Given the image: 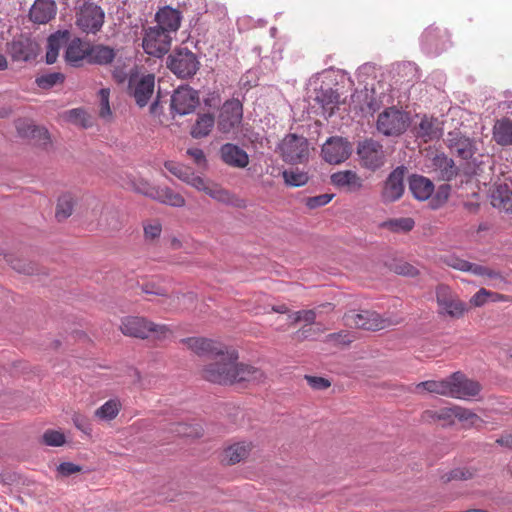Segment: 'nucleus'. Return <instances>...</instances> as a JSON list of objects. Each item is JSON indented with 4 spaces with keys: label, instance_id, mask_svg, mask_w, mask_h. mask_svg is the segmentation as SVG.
<instances>
[{
    "label": "nucleus",
    "instance_id": "1",
    "mask_svg": "<svg viewBox=\"0 0 512 512\" xmlns=\"http://www.w3.org/2000/svg\"><path fill=\"white\" fill-rule=\"evenodd\" d=\"M213 362L202 370V377L212 383L227 385L236 382L260 383L265 375L262 370L251 365L238 363V353L234 349L226 348L221 355H217Z\"/></svg>",
    "mask_w": 512,
    "mask_h": 512
},
{
    "label": "nucleus",
    "instance_id": "2",
    "mask_svg": "<svg viewBox=\"0 0 512 512\" xmlns=\"http://www.w3.org/2000/svg\"><path fill=\"white\" fill-rule=\"evenodd\" d=\"M120 329L126 336L145 339L149 336L155 339H166L171 335L167 325L155 324L144 317L128 316L122 319Z\"/></svg>",
    "mask_w": 512,
    "mask_h": 512
},
{
    "label": "nucleus",
    "instance_id": "3",
    "mask_svg": "<svg viewBox=\"0 0 512 512\" xmlns=\"http://www.w3.org/2000/svg\"><path fill=\"white\" fill-rule=\"evenodd\" d=\"M346 326L355 327L364 330H381L398 322L390 318H384L373 310H350L343 317Z\"/></svg>",
    "mask_w": 512,
    "mask_h": 512
},
{
    "label": "nucleus",
    "instance_id": "4",
    "mask_svg": "<svg viewBox=\"0 0 512 512\" xmlns=\"http://www.w3.org/2000/svg\"><path fill=\"white\" fill-rule=\"evenodd\" d=\"M197 56L187 48H180L167 58V67L179 78H189L199 69Z\"/></svg>",
    "mask_w": 512,
    "mask_h": 512
},
{
    "label": "nucleus",
    "instance_id": "5",
    "mask_svg": "<svg viewBox=\"0 0 512 512\" xmlns=\"http://www.w3.org/2000/svg\"><path fill=\"white\" fill-rule=\"evenodd\" d=\"M283 160L289 164H301L308 160L309 143L303 136L286 135L279 146Z\"/></svg>",
    "mask_w": 512,
    "mask_h": 512
},
{
    "label": "nucleus",
    "instance_id": "6",
    "mask_svg": "<svg viewBox=\"0 0 512 512\" xmlns=\"http://www.w3.org/2000/svg\"><path fill=\"white\" fill-rule=\"evenodd\" d=\"M105 13L94 3H84L76 13V26L86 34H96L104 24Z\"/></svg>",
    "mask_w": 512,
    "mask_h": 512
},
{
    "label": "nucleus",
    "instance_id": "7",
    "mask_svg": "<svg viewBox=\"0 0 512 512\" xmlns=\"http://www.w3.org/2000/svg\"><path fill=\"white\" fill-rule=\"evenodd\" d=\"M409 117L396 108H388L379 114L377 129L386 136H397L406 131Z\"/></svg>",
    "mask_w": 512,
    "mask_h": 512
},
{
    "label": "nucleus",
    "instance_id": "8",
    "mask_svg": "<svg viewBox=\"0 0 512 512\" xmlns=\"http://www.w3.org/2000/svg\"><path fill=\"white\" fill-rule=\"evenodd\" d=\"M357 154L360 159V164L371 171H375L385 162V154L383 146L373 140L366 139L358 144Z\"/></svg>",
    "mask_w": 512,
    "mask_h": 512
},
{
    "label": "nucleus",
    "instance_id": "9",
    "mask_svg": "<svg viewBox=\"0 0 512 512\" xmlns=\"http://www.w3.org/2000/svg\"><path fill=\"white\" fill-rule=\"evenodd\" d=\"M242 118V103L238 99L227 100L220 109L217 127L222 133H230L241 124Z\"/></svg>",
    "mask_w": 512,
    "mask_h": 512
},
{
    "label": "nucleus",
    "instance_id": "10",
    "mask_svg": "<svg viewBox=\"0 0 512 512\" xmlns=\"http://www.w3.org/2000/svg\"><path fill=\"white\" fill-rule=\"evenodd\" d=\"M171 35L160 28L149 27L143 38L144 51L154 57H161L166 54L171 46Z\"/></svg>",
    "mask_w": 512,
    "mask_h": 512
},
{
    "label": "nucleus",
    "instance_id": "11",
    "mask_svg": "<svg viewBox=\"0 0 512 512\" xmlns=\"http://www.w3.org/2000/svg\"><path fill=\"white\" fill-rule=\"evenodd\" d=\"M198 92L189 86H181L171 96V110L180 116L190 114L199 105Z\"/></svg>",
    "mask_w": 512,
    "mask_h": 512
},
{
    "label": "nucleus",
    "instance_id": "12",
    "mask_svg": "<svg viewBox=\"0 0 512 512\" xmlns=\"http://www.w3.org/2000/svg\"><path fill=\"white\" fill-rule=\"evenodd\" d=\"M322 157L329 164H340L352 153V145L342 137H330L322 146Z\"/></svg>",
    "mask_w": 512,
    "mask_h": 512
},
{
    "label": "nucleus",
    "instance_id": "13",
    "mask_svg": "<svg viewBox=\"0 0 512 512\" xmlns=\"http://www.w3.org/2000/svg\"><path fill=\"white\" fill-rule=\"evenodd\" d=\"M436 301L440 308V313L453 318L461 317L467 310L466 304L457 299L447 285H439L436 288Z\"/></svg>",
    "mask_w": 512,
    "mask_h": 512
},
{
    "label": "nucleus",
    "instance_id": "14",
    "mask_svg": "<svg viewBox=\"0 0 512 512\" xmlns=\"http://www.w3.org/2000/svg\"><path fill=\"white\" fill-rule=\"evenodd\" d=\"M450 397L458 399H470L476 397L481 391L479 382L467 378L461 372H455L450 376Z\"/></svg>",
    "mask_w": 512,
    "mask_h": 512
},
{
    "label": "nucleus",
    "instance_id": "15",
    "mask_svg": "<svg viewBox=\"0 0 512 512\" xmlns=\"http://www.w3.org/2000/svg\"><path fill=\"white\" fill-rule=\"evenodd\" d=\"M155 77L152 74L142 77L131 76L129 79V90L133 95L137 105L144 107L147 105L154 93Z\"/></svg>",
    "mask_w": 512,
    "mask_h": 512
},
{
    "label": "nucleus",
    "instance_id": "16",
    "mask_svg": "<svg viewBox=\"0 0 512 512\" xmlns=\"http://www.w3.org/2000/svg\"><path fill=\"white\" fill-rule=\"evenodd\" d=\"M181 342L198 356H206L211 359L221 355L227 348L219 342L204 337L183 338Z\"/></svg>",
    "mask_w": 512,
    "mask_h": 512
},
{
    "label": "nucleus",
    "instance_id": "17",
    "mask_svg": "<svg viewBox=\"0 0 512 512\" xmlns=\"http://www.w3.org/2000/svg\"><path fill=\"white\" fill-rule=\"evenodd\" d=\"M446 141L451 153L464 160L472 158L477 150L475 141L457 130L449 132Z\"/></svg>",
    "mask_w": 512,
    "mask_h": 512
},
{
    "label": "nucleus",
    "instance_id": "18",
    "mask_svg": "<svg viewBox=\"0 0 512 512\" xmlns=\"http://www.w3.org/2000/svg\"><path fill=\"white\" fill-rule=\"evenodd\" d=\"M405 172L404 167H397L389 174L382 190V198L385 202H394L403 195Z\"/></svg>",
    "mask_w": 512,
    "mask_h": 512
},
{
    "label": "nucleus",
    "instance_id": "19",
    "mask_svg": "<svg viewBox=\"0 0 512 512\" xmlns=\"http://www.w3.org/2000/svg\"><path fill=\"white\" fill-rule=\"evenodd\" d=\"M38 52L37 44L28 37L21 36L8 45V53L15 61H30Z\"/></svg>",
    "mask_w": 512,
    "mask_h": 512
},
{
    "label": "nucleus",
    "instance_id": "20",
    "mask_svg": "<svg viewBox=\"0 0 512 512\" xmlns=\"http://www.w3.org/2000/svg\"><path fill=\"white\" fill-rule=\"evenodd\" d=\"M57 12L54 0H35L30 8V20L37 24H46L52 20Z\"/></svg>",
    "mask_w": 512,
    "mask_h": 512
},
{
    "label": "nucleus",
    "instance_id": "21",
    "mask_svg": "<svg viewBox=\"0 0 512 512\" xmlns=\"http://www.w3.org/2000/svg\"><path fill=\"white\" fill-rule=\"evenodd\" d=\"M491 204L500 212L512 214V191L508 184H495L490 195Z\"/></svg>",
    "mask_w": 512,
    "mask_h": 512
},
{
    "label": "nucleus",
    "instance_id": "22",
    "mask_svg": "<svg viewBox=\"0 0 512 512\" xmlns=\"http://www.w3.org/2000/svg\"><path fill=\"white\" fill-rule=\"evenodd\" d=\"M221 158L229 166L244 168L249 163L248 154L237 145L227 143L221 149Z\"/></svg>",
    "mask_w": 512,
    "mask_h": 512
},
{
    "label": "nucleus",
    "instance_id": "23",
    "mask_svg": "<svg viewBox=\"0 0 512 512\" xmlns=\"http://www.w3.org/2000/svg\"><path fill=\"white\" fill-rule=\"evenodd\" d=\"M156 21V28H160L162 31L171 34V32H176L179 29L181 15L177 10L165 7L157 12Z\"/></svg>",
    "mask_w": 512,
    "mask_h": 512
},
{
    "label": "nucleus",
    "instance_id": "24",
    "mask_svg": "<svg viewBox=\"0 0 512 512\" xmlns=\"http://www.w3.org/2000/svg\"><path fill=\"white\" fill-rule=\"evenodd\" d=\"M70 36V32L68 30H64L57 31L48 37L46 52V62L48 64L56 62L60 49L64 45H67L70 40Z\"/></svg>",
    "mask_w": 512,
    "mask_h": 512
},
{
    "label": "nucleus",
    "instance_id": "25",
    "mask_svg": "<svg viewBox=\"0 0 512 512\" xmlns=\"http://www.w3.org/2000/svg\"><path fill=\"white\" fill-rule=\"evenodd\" d=\"M331 182L334 186L344 188L350 192L361 189L362 179L356 172L351 170L339 171L331 175Z\"/></svg>",
    "mask_w": 512,
    "mask_h": 512
},
{
    "label": "nucleus",
    "instance_id": "26",
    "mask_svg": "<svg viewBox=\"0 0 512 512\" xmlns=\"http://www.w3.org/2000/svg\"><path fill=\"white\" fill-rule=\"evenodd\" d=\"M409 190L416 199L423 201L431 196L434 185L424 176L412 175L409 179Z\"/></svg>",
    "mask_w": 512,
    "mask_h": 512
},
{
    "label": "nucleus",
    "instance_id": "27",
    "mask_svg": "<svg viewBox=\"0 0 512 512\" xmlns=\"http://www.w3.org/2000/svg\"><path fill=\"white\" fill-rule=\"evenodd\" d=\"M89 47V44L83 42L79 38H74L71 41L69 40L65 51L66 61L75 65L82 61L84 58H88Z\"/></svg>",
    "mask_w": 512,
    "mask_h": 512
},
{
    "label": "nucleus",
    "instance_id": "28",
    "mask_svg": "<svg viewBox=\"0 0 512 512\" xmlns=\"http://www.w3.org/2000/svg\"><path fill=\"white\" fill-rule=\"evenodd\" d=\"M116 56L113 48L98 44L89 47L88 61L93 64L107 65L110 64Z\"/></svg>",
    "mask_w": 512,
    "mask_h": 512
},
{
    "label": "nucleus",
    "instance_id": "29",
    "mask_svg": "<svg viewBox=\"0 0 512 512\" xmlns=\"http://www.w3.org/2000/svg\"><path fill=\"white\" fill-rule=\"evenodd\" d=\"M416 133L425 142L439 138L441 136V129L438 126V120L426 116L423 117L416 127Z\"/></svg>",
    "mask_w": 512,
    "mask_h": 512
},
{
    "label": "nucleus",
    "instance_id": "30",
    "mask_svg": "<svg viewBox=\"0 0 512 512\" xmlns=\"http://www.w3.org/2000/svg\"><path fill=\"white\" fill-rule=\"evenodd\" d=\"M493 139L501 146L512 145V121L498 120L493 128Z\"/></svg>",
    "mask_w": 512,
    "mask_h": 512
},
{
    "label": "nucleus",
    "instance_id": "31",
    "mask_svg": "<svg viewBox=\"0 0 512 512\" xmlns=\"http://www.w3.org/2000/svg\"><path fill=\"white\" fill-rule=\"evenodd\" d=\"M215 125V117L211 113L199 114L195 124L192 126L191 135L193 138H203L209 135Z\"/></svg>",
    "mask_w": 512,
    "mask_h": 512
},
{
    "label": "nucleus",
    "instance_id": "32",
    "mask_svg": "<svg viewBox=\"0 0 512 512\" xmlns=\"http://www.w3.org/2000/svg\"><path fill=\"white\" fill-rule=\"evenodd\" d=\"M155 194L156 195L154 196V200H157L163 204L174 207H182L185 204L184 197L169 187L158 186Z\"/></svg>",
    "mask_w": 512,
    "mask_h": 512
},
{
    "label": "nucleus",
    "instance_id": "33",
    "mask_svg": "<svg viewBox=\"0 0 512 512\" xmlns=\"http://www.w3.org/2000/svg\"><path fill=\"white\" fill-rule=\"evenodd\" d=\"M451 384H450V377L447 379L441 380V381H434V380H428L420 382L416 385V390L420 391H427L429 393H435L443 396H449L450 397V390Z\"/></svg>",
    "mask_w": 512,
    "mask_h": 512
},
{
    "label": "nucleus",
    "instance_id": "34",
    "mask_svg": "<svg viewBox=\"0 0 512 512\" xmlns=\"http://www.w3.org/2000/svg\"><path fill=\"white\" fill-rule=\"evenodd\" d=\"M74 205L75 199L71 194L66 193L61 195L58 199L55 212L57 221L62 222L69 218L73 213Z\"/></svg>",
    "mask_w": 512,
    "mask_h": 512
},
{
    "label": "nucleus",
    "instance_id": "35",
    "mask_svg": "<svg viewBox=\"0 0 512 512\" xmlns=\"http://www.w3.org/2000/svg\"><path fill=\"white\" fill-rule=\"evenodd\" d=\"M283 179L288 186L300 187L308 182L309 177L307 172L299 168H291L283 172Z\"/></svg>",
    "mask_w": 512,
    "mask_h": 512
},
{
    "label": "nucleus",
    "instance_id": "36",
    "mask_svg": "<svg viewBox=\"0 0 512 512\" xmlns=\"http://www.w3.org/2000/svg\"><path fill=\"white\" fill-rule=\"evenodd\" d=\"M434 165L441 170V177L446 180H450L456 175V169L452 159L445 155H437L434 158Z\"/></svg>",
    "mask_w": 512,
    "mask_h": 512
},
{
    "label": "nucleus",
    "instance_id": "37",
    "mask_svg": "<svg viewBox=\"0 0 512 512\" xmlns=\"http://www.w3.org/2000/svg\"><path fill=\"white\" fill-rule=\"evenodd\" d=\"M119 404L115 400H108L95 411V416L101 420H112L119 413Z\"/></svg>",
    "mask_w": 512,
    "mask_h": 512
},
{
    "label": "nucleus",
    "instance_id": "38",
    "mask_svg": "<svg viewBox=\"0 0 512 512\" xmlns=\"http://www.w3.org/2000/svg\"><path fill=\"white\" fill-rule=\"evenodd\" d=\"M131 187L135 192L154 199L158 186H154L148 180L139 177L131 180Z\"/></svg>",
    "mask_w": 512,
    "mask_h": 512
},
{
    "label": "nucleus",
    "instance_id": "39",
    "mask_svg": "<svg viewBox=\"0 0 512 512\" xmlns=\"http://www.w3.org/2000/svg\"><path fill=\"white\" fill-rule=\"evenodd\" d=\"M64 80V74L60 72H52L37 77L35 82L38 85V87L42 89H50L57 84L63 83Z\"/></svg>",
    "mask_w": 512,
    "mask_h": 512
},
{
    "label": "nucleus",
    "instance_id": "40",
    "mask_svg": "<svg viewBox=\"0 0 512 512\" xmlns=\"http://www.w3.org/2000/svg\"><path fill=\"white\" fill-rule=\"evenodd\" d=\"M247 455V446L240 443L232 445L225 450V456L228 459L229 464H236L243 460Z\"/></svg>",
    "mask_w": 512,
    "mask_h": 512
},
{
    "label": "nucleus",
    "instance_id": "41",
    "mask_svg": "<svg viewBox=\"0 0 512 512\" xmlns=\"http://www.w3.org/2000/svg\"><path fill=\"white\" fill-rule=\"evenodd\" d=\"M11 267L18 273L27 275H34L39 273L37 264L33 262H27L23 259H11L9 260Z\"/></svg>",
    "mask_w": 512,
    "mask_h": 512
},
{
    "label": "nucleus",
    "instance_id": "42",
    "mask_svg": "<svg viewBox=\"0 0 512 512\" xmlns=\"http://www.w3.org/2000/svg\"><path fill=\"white\" fill-rule=\"evenodd\" d=\"M451 411L453 416L459 421L470 422L471 425H474L477 421H481L480 417L470 409L461 406H453L451 407Z\"/></svg>",
    "mask_w": 512,
    "mask_h": 512
},
{
    "label": "nucleus",
    "instance_id": "43",
    "mask_svg": "<svg viewBox=\"0 0 512 512\" xmlns=\"http://www.w3.org/2000/svg\"><path fill=\"white\" fill-rule=\"evenodd\" d=\"M203 192L220 202H227L230 199L228 191L213 182L208 181Z\"/></svg>",
    "mask_w": 512,
    "mask_h": 512
},
{
    "label": "nucleus",
    "instance_id": "44",
    "mask_svg": "<svg viewBox=\"0 0 512 512\" xmlns=\"http://www.w3.org/2000/svg\"><path fill=\"white\" fill-rule=\"evenodd\" d=\"M473 473L467 468H455L444 475L441 479L444 483L451 482L453 480H468L471 479Z\"/></svg>",
    "mask_w": 512,
    "mask_h": 512
},
{
    "label": "nucleus",
    "instance_id": "45",
    "mask_svg": "<svg viewBox=\"0 0 512 512\" xmlns=\"http://www.w3.org/2000/svg\"><path fill=\"white\" fill-rule=\"evenodd\" d=\"M42 441L47 446L59 447L65 443V436L59 431L49 429L44 432Z\"/></svg>",
    "mask_w": 512,
    "mask_h": 512
},
{
    "label": "nucleus",
    "instance_id": "46",
    "mask_svg": "<svg viewBox=\"0 0 512 512\" xmlns=\"http://www.w3.org/2000/svg\"><path fill=\"white\" fill-rule=\"evenodd\" d=\"M109 97H110V90L108 88H102L98 92V98H99V115L102 118H108L111 116L112 112L109 105Z\"/></svg>",
    "mask_w": 512,
    "mask_h": 512
},
{
    "label": "nucleus",
    "instance_id": "47",
    "mask_svg": "<svg viewBox=\"0 0 512 512\" xmlns=\"http://www.w3.org/2000/svg\"><path fill=\"white\" fill-rule=\"evenodd\" d=\"M164 166L170 173H172L183 182L186 180V177L191 171V168L174 161H166Z\"/></svg>",
    "mask_w": 512,
    "mask_h": 512
},
{
    "label": "nucleus",
    "instance_id": "48",
    "mask_svg": "<svg viewBox=\"0 0 512 512\" xmlns=\"http://www.w3.org/2000/svg\"><path fill=\"white\" fill-rule=\"evenodd\" d=\"M467 272H470L477 276H487L491 279H502L500 272L492 270L488 267H485V266H482L479 264L471 263V262H470V267H468V269H467Z\"/></svg>",
    "mask_w": 512,
    "mask_h": 512
},
{
    "label": "nucleus",
    "instance_id": "49",
    "mask_svg": "<svg viewBox=\"0 0 512 512\" xmlns=\"http://www.w3.org/2000/svg\"><path fill=\"white\" fill-rule=\"evenodd\" d=\"M324 98H327V100L323 99V108L329 112V116H331L334 113L335 108L338 107L340 103V96L338 93H336L333 90H329L326 93L323 94Z\"/></svg>",
    "mask_w": 512,
    "mask_h": 512
},
{
    "label": "nucleus",
    "instance_id": "50",
    "mask_svg": "<svg viewBox=\"0 0 512 512\" xmlns=\"http://www.w3.org/2000/svg\"><path fill=\"white\" fill-rule=\"evenodd\" d=\"M392 269L396 274L409 277H414L419 273L418 269L415 266L405 261H398L394 263Z\"/></svg>",
    "mask_w": 512,
    "mask_h": 512
},
{
    "label": "nucleus",
    "instance_id": "51",
    "mask_svg": "<svg viewBox=\"0 0 512 512\" xmlns=\"http://www.w3.org/2000/svg\"><path fill=\"white\" fill-rule=\"evenodd\" d=\"M326 341L336 345H349L353 341V337L347 331H339L327 335Z\"/></svg>",
    "mask_w": 512,
    "mask_h": 512
},
{
    "label": "nucleus",
    "instance_id": "52",
    "mask_svg": "<svg viewBox=\"0 0 512 512\" xmlns=\"http://www.w3.org/2000/svg\"><path fill=\"white\" fill-rule=\"evenodd\" d=\"M333 198V194H321L306 199V205L309 209H315L328 204Z\"/></svg>",
    "mask_w": 512,
    "mask_h": 512
},
{
    "label": "nucleus",
    "instance_id": "53",
    "mask_svg": "<svg viewBox=\"0 0 512 512\" xmlns=\"http://www.w3.org/2000/svg\"><path fill=\"white\" fill-rule=\"evenodd\" d=\"M444 262L457 270L467 272L468 267H470V262L461 258H458L454 255L446 256Z\"/></svg>",
    "mask_w": 512,
    "mask_h": 512
},
{
    "label": "nucleus",
    "instance_id": "54",
    "mask_svg": "<svg viewBox=\"0 0 512 512\" xmlns=\"http://www.w3.org/2000/svg\"><path fill=\"white\" fill-rule=\"evenodd\" d=\"M497 294L486 290L485 288H481L478 292H476L470 299V303L475 307H480L484 305L487 301L488 297H495Z\"/></svg>",
    "mask_w": 512,
    "mask_h": 512
},
{
    "label": "nucleus",
    "instance_id": "55",
    "mask_svg": "<svg viewBox=\"0 0 512 512\" xmlns=\"http://www.w3.org/2000/svg\"><path fill=\"white\" fill-rule=\"evenodd\" d=\"M83 467L72 462H62L57 467V471L63 477H68L75 473L81 472Z\"/></svg>",
    "mask_w": 512,
    "mask_h": 512
},
{
    "label": "nucleus",
    "instance_id": "56",
    "mask_svg": "<svg viewBox=\"0 0 512 512\" xmlns=\"http://www.w3.org/2000/svg\"><path fill=\"white\" fill-rule=\"evenodd\" d=\"M142 292L145 294L156 295V296H167V290L154 282H147L141 287Z\"/></svg>",
    "mask_w": 512,
    "mask_h": 512
},
{
    "label": "nucleus",
    "instance_id": "57",
    "mask_svg": "<svg viewBox=\"0 0 512 512\" xmlns=\"http://www.w3.org/2000/svg\"><path fill=\"white\" fill-rule=\"evenodd\" d=\"M305 379L307 380L308 384L316 390H324L330 387L331 383L328 379L323 377H317V376H305Z\"/></svg>",
    "mask_w": 512,
    "mask_h": 512
},
{
    "label": "nucleus",
    "instance_id": "58",
    "mask_svg": "<svg viewBox=\"0 0 512 512\" xmlns=\"http://www.w3.org/2000/svg\"><path fill=\"white\" fill-rule=\"evenodd\" d=\"M184 182L191 185L192 187L196 188L199 191H203L208 183V181L196 175L192 170L189 172Z\"/></svg>",
    "mask_w": 512,
    "mask_h": 512
},
{
    "label": "nucleus",
    "instance_id": "59",
    "mask_svg": "<svg viewBox=\"0 0 512 512\" xmlns=\"http://www.w3.org/2000/svg\"><path fill=\"white\" fill-rule=\"evenodd\" d=\"M186 154L194 161V163L199 167H204L206 165V157L200 148H189L186 151Z\"/></svg>",
    "mask_w": 512,
    "mask_h": 512
},
{
    "label": "nucleus",
    "instance_id": "60",
    "mask_svg": "<svg viewBox=\"0 0 512 512\" xmlns=\"http://www.w3.org/2000/svg\"><path fill=\"white\" fill-rule=\"evenodd\" d=\"M73 422H74V425L76 426V428L79 429L80 431H82L84 434H86V435L91 434V431H92L91 424L89 423V421L87 420L86 417L79 415V414L75 415L73 417Z\"/></svg>",
    "mask_w": 512,
    "mask_h": 512
},
{
    "label": "nucleus",
    "instance_id": "61",
    "mask_svg": "<svg viewBox=\"0 0 512 512\" xmlns=\"http://www.w3.org/2000/svg\"><path fill=\"white\" fill-rule=\"evenodd\" d=\"M316 332L314 329L308 325L302 327L300 330L296 332V338L298 340H306V339H315Z\"/></svg>",
    "mask_w": 512,
    "mask_h": 512
},
{
    "label": "nucleus",
    "instance_id": "62",
    "mask_svg": "<svg viewBox=\"0 0 512 512\" xmlns=\"http://www.w3.org/2000/svg\"><path fill=\"white\" fill-rule=\"evenodd\" d=\"M162 226H144V233L146 239H155L160 236Z\"/></svg>",
    "mask_w": 512,
    "mask_h": 512
},
{
    "label": "nucleus",
    "instance_id": "63",
    "mask_svg": "<svg viewBox=\"0 0 512 512\" xmlns=\"http://www.w3.org/2000/svg\"><path fill=\"white\" fill-rule=\"evenodd\" d=\"M498 445L512 449V432H505L495 441Z\"/></svg>",
    "mask_w": 512,
    "mask_h": 512
},
{
    "label": "nucleus",
    "instance_id": "64",
    "mask_svg": "<svg viewBox=\"0 0 512 512\" xmlns=\"http://www.w3.org/2000/svg\"><path fill=\"white\" fill-rule=\"evenodd\" d=\"M301 321L307 323V325L313 324L316 319V313L313 310H301Z\"/></svg>",
    "mask_w": 512,
    "mask_h": 512
}]
</instances>
